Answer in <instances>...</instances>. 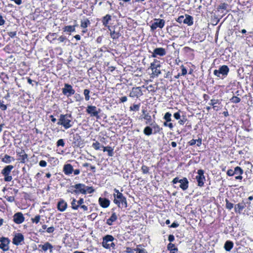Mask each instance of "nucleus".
<instances>
[{
	"label": "nucleus",
	"instance_id": "nucleus-26",
	"mask_svg": "<svg viewBox=\"0 0 253 253\" xmlns=\"http://www.w3.org/2000/svg\"><path fill=\"white\" fill-rule=\"evenodd\" d=\"M102 147L103 148V151L107 152L109 156H113V149L110 146L104 147L103 146Z\"/></svg>",
	"mask_w": 253,
	"mask_h": 253
},
{
	"label": "nucleus",
	"instance_id": "nucleus-48",
	"mask_svg": "<svg viewBox=\"0 0 253 253\" xmlns=\"http://www.w3.org/2000/svg\"><path fill=\"white\" fill-rule=\"evenodd\" d=\"M85 190H87V192L89 194H91L94 191L92 187H88L85 186Z\"/></svg>",
	"mask_w": 253,
	"mask_h": 253
},
{
	"label": "nucleus",
	"instance_id": "nucleus-45",
	"mask_svg": "<svg viewBox=\"0 0 253 253\" xmlns=\"http://www.w3.org/2000/svg\"><path fill=\"white\" fill-rule=\"evenodd\" d=\"M134 250L136 252V253H147L145 250L144 249H141L139 248L134 249Z\"/></svg>",
	"mask_w": 253,
	"mask_h": 253
},
{
	"label": "nucleus",
	"instance_id": "nucleus-24",
	"mask_svg": "<svg viewBox=\"0 0 253 253\" xmlns=\"http://www.w3.org/2000/svg\"><path fill=\"white\" fill-rule=\"evenodd\" d=\"M81 141V137L80 135L78 133H76L73 135V143L76 145H79Z\"/></svg>",
	"mask_w": 253,
	"mask_h": 253
},
{
	"label": "nucleus",
	"instance_id": "nucleus-42",
	"mask_svg": "<svg viewBox=\"0 0 253 253\" xmlns=\"http://www.w3.org/2000/svg\"><path fill=\"white\" fill-rule=\"evenodd\" d=\"M41 219V216L40 215H37L34 218H32L31 220L33 223L37 224L40 221Z\"/></svg>",
	"mask_w": 253,
	"mask_h": 253
},
{
	"label": "nucleus",
	"instance_id": "nucleus-23",
	"mask_svg": "<svg viewBox=\"0 0 253 253\" xmlns=\"http://www.w3.org/2000/svg\"><path fill=\"white\" fill-rule=\"evenodd\" d=\"M233 247V243L232 242L227 241L224 244V248L226 251H230Z\"/></svg>",
	"mask_w": 253,
	"mask_h": 253
},
{
	"label": "nucleus",
	"instance_id": "nucleus-61",
	"mask_svg": "<svg viewBox=\"0 0 253 253\" xmlns=\"http://www.w3.org/2000/svg\"><path fill=\"white\" fill-rule=\"evenodd\" d=\"M7 200L10 202H13L15 200V198L13 196H9L6 198Z\"/></svg>",
	"mask_w": 253,
	"mask_h": 253
},
{
	"label": "nucleus",
	"instance_id": "nucleus-29",
	"mask_svg": "<svg viewBox=\"0 0 253 253\" xmlns=\"http://www.w3.org/2000/svg\"><path fill=\"white\" fill-rule=\"evenodd\" d=\"M111 16L109 14H107L106 16H105L103 18L102 20V23L103 25H104L105 26H107L108 24V22L111 20Z\"/></svg>",
	"mask_w": 253,
	"mask_h": 253
},
{
	"label": "nucleus",
	"instance_id": "nucleus-63",
	"mask_svg": "<svg viewBox=\"0 0 253 253\" xmlns=\"http://www.w3.org/2000/svg\"><path fill=\"white\" fill-rule=\"evenodd\" d=\"M168 240L170 242H173L174 240V237L173 235H169L168 237Z\"/></svg>",
	"mask_w": 253,
	"mask_h": 253
},
{
	"label": "nucleus",
	"instance_id": "nucleus-1",
	"mask_svg": "<svg viewBox=\"0 0 253 253\" xmlns=\"http://www.w3.org/2000/svg\"><path fill=\"white\" fill-rule=\"evenodd\" d=\"M72 120V117L71 114H61L57 125L63 126L65 129L69 128L74 124Z\"/></svg>",
	"mask_w": 253,
	"mask_h": 253
},
{
	"label": "nucleus",
	"instance_id": "nucleus-22",
	"mask_svg": "<svg viewBox=\"0 0 253 253\" xmlns=\"http://www.w3.org/2000/svg\"><path fill=\"white\" fill-rule=\"evenodd\" d=\"M184 23L191 26L193 24V18L190 15H185Z\"/></svg>",
	"mask_w": 253,
	"mask_h": 253
},
{
	"label": "nucleus",
	"instance_id": "nucleus-34",
	"mask_svg": "<svg viewBox=\"0 0 253 253\" xmlns=\"http://www.w3.org/2000/svg\"><path fill=\"white\" fill-rule=\"evenodd\" d=\"M89 24H90L89 21L87 19H86L85 20H82L81 21V26L83 28H85L87 27L88 25Z\"/></svg>",
	"mask_w": 253,
	"mask_h": 253
},
{
	"label": "nucleus",
	"instance_id": "nucleus-10",
	"mask_svg": "<svg viewBox=\"0 0 253 253\" xmlns=\"http://www.w3.org/2000/svg\"><path fill=\"white\" fill-rule=\"evenodd\" d=\"M165 24V21L162 19H155L154 22L151 26V29L152 31L156 30L158 27L163 28Z\"/></svg>",
	"mask_w": 253,
	"mask_h": 253
},
{
	"label": "nucleus",
	"instance_id": "nucleus-19",
	"mask_svg": "<svg viewBox=\"0 0 253 253\" xmlns=\"http://www.w3.org/2000/svg\"><path fill=\"white\" fill-rule=\"evenodd\" d=\"M100 205L104 208H106L109 206L110 201L106 198H99L98 200Z\"/></svg>",
	"mask_w": 253,
	"mask_h": 253
},
{
	"label": "nucleus",
	"instance_id": "nucleus-17",
	"mask_svg": "<svg viewBox=\"0 0 253 253\" xmlns=\"http://www.w3.org/2000/svg\"><path fill=\"white\" fill-rule=\"evenodd\" d=\"M246 207V204L244 202H242L236 205L234 207L235 212L241 213L243 210Z\"/></svg>",
	"mask_w": 253,
	"mask_h": 253
},
{
	"label": "nucleus",
	"instance_id": "nucleus-4",
	"mask_svg": "<svg viewBox=\"0 0 253 253\" xmlns=\"http://www.w3.org/2000/svg\"><path fill=\"white\" fill-rule=\"evenodd\" d=\"M114 203L119 208H121V204L122 208L127 207L126 199L124 196L123 194H119L117 196H116L114 199Z\"/></svg>",
	"mask_w": 253,
	"mask_h": 253
},
{
	"label": "nucleus",
	"instance_id": "nucleus-27",
	"mask_svg": "<svg viewBox=\"0 0 253 253\" xmlns=\"http://www.w3.org/2000/svg\"><path fill=\"white\" fill-rule=\"evenodd\" d=\"M168 249L170 251V253H175L177 251V249L175 247V245L171 243L168 244Z\"/></svg>",
	"mask_w": 253,
	"mask_h": 253
},
{
	"label": "nucleus",
	"instance_id": "nucleus-11",
	"mask_svg": "<svg viewBox=\"0 0 253 253\" xmlns=\"http://www.w3.org/2000/svg\"><path fill=\"white\" fill-rule=\"evenodd\" d=\"M114 239V237L111 235H107L105 236L103 238V242L102 243V246L106 249H110V244L111 242H113Z\"/></svg>",
	"mask_w": 253,
	"mask_h": 253
},
{
	"label": "nucleus",
	"instance_id": "nucleus-52",
	"mask_svg": "<svg viewBox=\"0 0 253 253\" xmlns=\"http://www.w3.org/2000/svg\"><path fill=\"white\" fill-rule=\"evenodd\" d=\"M168 122H165L164 123V125L165 126H168L170 129H172L173 127V126L172 123H168Z\"/></svg>",
	"mask_w": 253,
	"mask_h": 253
},
{
	"label": "nucleus",
	"instance_id": "nucleus-59",
	"mask_svg": "<svg viewBox=\"0 0 253 253\" xmlns=\"http://www.w3.org/2000/svg\"><path fill=\"white\" fill-rule=\"evenodd\" d=\"M173 117L176 120H178L180 118V115L179 112L175 113L173 115Z\"/></svg>",
	"mask_w": 253,
	"mask_h": 253
},
{
	"label": "nucleus",
	"instance_id": "nucleus-49",
	"mask_svg": "<svg viewBox=\"0 0 253 253\" xmlns=\"http://www.w3.org/2000/svg\"><path fill=\"white\" fill-rule=\"evenodd\" d=\"M176 21L178 22L179 23H182L184 22V16L183 15H181L177 18L176 19Z\"/></svg>",
	"mask_w": 253,
	"mask_h": 253
},
{
	"label": "nucleus",
	"instance_id": "nucleus-31",
	"mask_svg": "<svg viewBox=\"0 0 253 253\" xmlns=\"http://www.w3.org/2000/svg\"><path fill=\"white\" fill-rule=\"evenodd\" d=\"M143 119L146 120V124L152 125L151 116L149 115V114H145Z\"/></svg>",
	"mask_w": 253,
	"mask_h": 253
},
{
	"label": "nucleus",
	"instance_id": "nucleus-53",
	"mask_svg": "<svg viewBox=\"0 0 253 253\" xmlns=\"http://www.w3.org/2000/svg\"><path fill=\"white\" fill-rule=\"evenodd\" d=\"M182 68V73L181 74V76H185L187 74V70L184 67V66H181Z\"/></svg>",
	"mask_w": 253,
	"mask_h": 253
},
{
	"label": "nucleus",
	"instance_id": "nucleus-35",
	"mask_svg": "<svg viewBox=\"0 0 253 253\" xmlns=\"http://www.w3.org/2000/svg\"><path fill=\"white\" fill-rule=\"evenodd\" d=\"M230 101L234 103H238L241 101V99L237 97L234 96L230 99Z\"/></svg>",
	"mask_w": 253,
	"mask_h": 253
},
{
	"label": "nucleus",
	"instance_id": "nucleus-2",
	"mask_svg": "<svg viewBox=\"0 0 253 253\" xmlns=\"http://www.w3.org/2000/svg\"><path fill=\"white\" fill-rule=\"evenodd\" d=\"M229 72V68L226 65H222L219 68L218 70H215L213 71V74L215 76L218 78L223 79L228 74Z\"/></svg>",
	"mask_w": 253,
	"mask_h": 253
},
{
	"label": "nucleus",
	"instance_id": "nucleus-13",
	"mask_svg": "<svg viewBox=\"0 0 253 253\" xmlns=\"http://www.w3.org/2000/svg\"><path fill=\"white\" fill-rule=\"evenodd\" d=\"M166 54V51L165 48L162 47H158L154 49L152 57H156L157 55L160 56H164Z\"/></svg>",
	"mask_w": 253,
	"mask_h": 253
},
{
	"label": "nucleus",
	"instance_id": "nucleus-8",
	"mask_svg": "<svg viewBox=\"0 0 253 253\" xmlns=\"http://www.w3.org/2000/svg\"><path fill=\"white\" fill-rule=\"evenodd\" d=\"M62 93L64 95L69 97L75 93V90L73 88L71 85L68 84H64V87L62 88Z\"/></svg>",
	"mask_w": 253,
	"mask_h": 253
},
{
	"label": "nucleus",
	"instance_id": "nucleus-41",
	"mask_svg": "<svg viewBox=\"0 0 253 253\" xmlns=\"http://www.w3.org/2000/svg\"><path fill=\"white\" fill-rule=\"evenodd\" d=\"M234 207L233 204L230 203L228 200H226V208L228 210H231Z\"/></svg>",
	"mask_w": 253,
	"mask_h": 253
},
{
	"label": "nucleus",
	"instance_id": "nucleus-16",
	"mask_svg": "<svg viewBox=\"0 0 253 253\" xmlns=\"http://www.w3.org/2000/svg\"><path fill=\"white\" fill-rule=\"evenodd\" d=\"M72 187L78 189L81 194H86L87 193V190H85V185L84 184L78 183L72 186Z\"/></svg>",
	"mask_w": 253,
	"mask_h": 253
},
{
	"label": "nucleus",
	"instance_id": "nucleus-7",
	"mask_svg": "<svg viewBox=\"0 0 253 253\" xmlns=\"http://www.w3.org/2000/svg\"><path fill=\"white\" fill-rule=\"evenodd\" d=\"M197 173L198 175L196 176V179L198 182V185L202 187L206 180L205 177L204 175V171L203 169H199L197 171Z\"/></svg>",
	"mask_w": 253,
	"mask_h": 253
},
{
	"label": "nucleus",
	"instance_id": "nucleus-46",
	"mask_svg": "<svg viewBox=\"0 0 253 253\" xmlns=\"http://www.w3.org/2000/svg\"><path fill=\"white\" fill-rule=\"evenodd\" d=\"M64 145H65V143L64 142V140L63 139H59L57 142V146H64Z\"/></svg>",
	"mask_w": 253,
	"mask_h": 253
},
{
	"label": "nucleus",
	"instance_id": "nucleus-3",
	"mask_svg": "<svg viewBox=\"0 0 253 253\" xmlns=\"http://www.w3.org/2000/svg\"><path fill=\"white\" fill-rule=\"evenodd\" d=\"M173 184L179 183V187L183 191L187 190L188 188L189 181L187 178L184 177L182 179H179L178 177H175L172 181Z\"/></svg>",
	"mask_w": 253,
	"mask_h": 253
},
{
	"label": "nucleus",
	"instance_id": "nucleus-30",
	"mask_svg": "<svg viewBox=\"0 0 253 253\" xmlns=\"http://www.w3.org/2000/svg\"><path fill=\"white\" fill-rule=\"evenodd\" d=\"M64 32H73L75 31V26H66L64 28Z\"/></svg>",
	"mask_w": 253,
	"mask_h": 253
},
{
	"label": "nucleus",
	"instance_id": "nucleus-62",
	"mask_svg": "<svg viewBox=\"0 0 253 253\" xmlns=\"http://www.w3.org/2000/svg\"><path fill=\"white\" fill-rule=\"evenodd\" d=\"M5 23V20L1 15H0V26L4 25Z\"/></svg>",
	"mask_w": 253,
	"mask_h": 253
},
{
	"label": "nucleus",
	"instance_id": "nucleus-60",
	"mask_svg": "<svg viewBox=\"0 0 253 253\" xmlns=\"http://www.w3.org/2000/svg\"><path fill=\"white\" fill-rule=\"evenodd\" d=\"M227 174L228 176H233V175H234V170H233L232 169H229V170H228V171L227 172Z\"/></svg>",
	"mask_w": 253,
	"mask_h": 253
},
{
	"label": "nucleus",
	"instance_id": "nucleus-64",
	"mask_svg": "<svg viewBox=\"0 0 253 253\" xmlns=\"http://www.w3.org/2000/svg\"><path fill=\"white\" fill-rule=\"evenodd\" d=\"M197 140L196 139H192L189 142V144L191 146H193L196 143Z\"/></svg>",
	"mask_w": 253,
	"mask_h": 253
},
{
	"label": "nucleus",
	"instance_id": "nucleus-9",
	"mask_svg": "<svg viewBox=\"0 0 253 253\" xmlns=\"http://www.w3.org/2000/svg\"><path fill=\"white\" fill-rule=\"evenodd\" d=\"M10 240L8 238L1 237L0 238V248L3 251L5 252L9 250V244Z\"/></svg>",
	"mask_w": 253,
	"mask_h": 253
},
{
	"label": "nucleus",
	"instance_id": "nucleus-40",
	"mask_svg": "<svg viewBox=\"0 0 253 253\" xmlns=\"http://www.w3.org/2000/svg\"><path fill=\"white\" fill-rule=\"evenodd\" d=\"M139 104H133L132 106L130 107V110L131 111H137L139 110Z\"/></svg>",
	"mask_w": 253,
	"mask_h": 253
},
{
	"label": "nucleus",
	"instance_id": "nucleus-50",
	"mask_svg": "<svg viewBox=\"0 0 253 253\" xmlns=\"http://www.w3.org/2000/svg\"><path fill=\"white\" fill-rule=\"evenodd\" d=\"M113 221H115L117 219V216L115 212H114L112 214L111 217L109 218Z\"/></svg>",
	"mask_w": 253,
	"mask_h": 253
},
{
	"label": "nucleus",
	"instance_id": "nucleus-38",
	"mask_svg": "<svg viewBox=\"0 0 253 253\" xmlns=\"http://www.w3.org/2000/svg\"><path fill=\"white\" fill-rule=\"evenodd\" d=\"M110 34L111 37L113 39H118L120 36L119 33L116 32L115 31H111Z\"/></svg>",
	"mask_w": 253,
	"mask_h": 253
},
{
	"label": "nucleus",
	"instance_id": "nucleus-32",
	"mask_svg": "<svg viewBox=\"0 0 253 253\" xmlns=\"http://www.w3.org/2000/svg\"><path fill=\"white\" fill-rule=\"evenodd\" d=\"M158 61L157 60H154V62L153 63H151L150 68L152 69V70H154L155 69L158 68V67H160V65L158 63Z\"/></svg>",
	"mask_w": 253,
	"mask_h": 253
},
{
	"label": "nucleus",
	"instance_id": "nucleus-12",
	"mask_svg": "<svg viewBox=\"0 0 253 253\" xmlns=\"http://www.w3.org/2000/svg\"><path fill=\"white\" fill-rule=\"evenodd\" d=\"M142 95V92L140 87H133L129 93V96L131 97H138Z\"/></svg>",
	"mask_w": 253,
	"mask_h": 253
},
{
	"label": "nucleus",
	"instance_id": "nucleus-44",
	"mask_svg": "<svg viewBox=\"0 0 253 253\" xmlns=\"http://www.w3.org/2000/svg\"><path fill=\"white\" fill-rule=\"evenodd\" d=\"M92 147L95 150H99L100 147V144L99 142L96 141L95 143L92 144Z\"/></svg>",
	"mask_w": 253,
	"mask_h": 253
},
{
	"label": "nucleus",
	"instance_id": "nucleus-56",
	"mask_svg": "<svg viewBox=\"0 0 253 253\" xmlns=\"http://www.w3.org/2000/svg\"><path fill=\"white\" fill-rule=\"evenodd\" d=\"M54 231V227L51 226L47 228L46 232L48 233H51Z\"/></svg>",
	"mask_w": 253,
	"mask_h": 253
},
{
	"label": "nucleus",
	"instance_id": "nucleus-37",
	"mask_svg": "<svg viewBox=\"0 0 253 253\" xmlns=\"http://www.w3.org/2000/svg\"><path fill=\"white\" fill-rule=\"evenodd\" d=\"M89 92H90V91L87 89H85L84 90V94L85 96V99L86 101L89 100V99L90 98V96L89 95Z\"/></svg>",
	"mask_w": 253,
	"mask_h": 253
},
{
	"label": "nucleus",
	"instance_id": "nucleus-25",
	"mask_svg": "<svg viewBox=\"0 0 253 253\" xmlns=\"http://www.w3.org/2000/svg\"><path fill=\"white\" fill-rule=\"evenodd\" d=\"M14 159L13 157L7 155H5L4 157L2 159V162L6 164H9L12 161H14Z\"/></svg>",
	"mask_w": 253,
	"mask_h": 253
},
{
	"label": "nucleus",
	"instance_id": "nucleus-51",
	"mask_svg": "<svg viewBox=\"0 0 253 253\" xmlns=\"http://www.w3.org/2000/svg\"><path fill=\"white\" fill-rule=\"evenodd\" d=\"M21 162L24 163L25 162V160H27L28 158V155L26 154H24L21 156Z\"/></svg>",
	"mask_w": 253,
	"mask_h": 253
},
{
	"label": "nucleus",
	"instance_id": "nucleus-5",
	"mask_svg": "<svg viewBox=\"0 0 253 253\" xmlns=\"http://www.w3.org/2000/svg\"><path fill=\"white\" fill-rule=\"evenodd\" d=\"M13 168V166L8 165L2 170L1 174L4 176V180L5 181L9 182L12 180V177L9 174Z\"/></svg>",
	"mask_w": 253,
	"mask_h": 253
},
{
	"label": "nucleus",
	"instance_id": "nucleus-43",
	"mask_svg": "<svg viewBox=\"0 0 253 253\" xmlns=\"http://www.w3.org/2000/svg\"><path fill=\"white\" fill-rule=\"evenodd\" d=\"M141 170L143 173L146 174L149 172V168L145 165H143L141 167Z\"/></svg>",
	"mask_w": 253,
	"mask_h": 253
},
{
	"label": "nucleus",
	"instance_id": "nucleus-55",
	"mask_svg": "<svg viewBox=\"0 0 253 253\" xmlns=\"http://www.w3.org/2000/svg\"><path fill=\"white\" fill-rule=\"evenodd\" d=\"M16 31L8 32V35L11 38H14L16 35Z\"/></svg>",
	"mask_w": 253,
	"mask_h": 253
},
{
	"label": "nucleus",
	"instance_id": "nucleus-21",
	"mask_svg": "<svg viewBox=\"0 0 253 253\" xmlns=\"http://www.w3.org/2000/svg\"><path fill=\"white\" fill-rule=\"evenodd\" d=\"M39 247L41 248L44 252H46L47 250L49 249L50 252H52V249L53 248V246L49 242H46L44 245H39Z\"/></svg>",
	"mask_w": 253,
	"mask_h": 253
},
{
	"label": "nucleus",
	"instance_id": "nucleus-39",
	"mask_svg": "<svg viewBox=\"0 0 253 253\" xmlns=\"http://www.w3.org/2000/svg\"><path fill=\"white\" fill-rule=\"evenodd\" d=\"M77 201L74 199L71 202L72 208L74 210H77L79 208V205L76 204Z\"/></svg>",
	"mask_w": 253,
	"mask_h": 253
},
{
	"label": "nucleus",
	"instance_id": "nucleus-15",
	"mask_svg": "<svg viewBox=\"0 0 253 253\" xmlns=\"http://www.w3.org/2000/svg\"><path fill=\"white\" fill-rule=\"evenodd\" d=\"M24 240V236L21 233H17L15 235L12 243L15 245H19Z\"/></svg>",
	"mask_w": 253,
	"mask_h": 253
},
{
	"label": "nucleus",
	"instance_id": "nucleus-28",
	"mask_svg": "<svg viewBox=\"0 0 253 253\" xmlns=\"http://www.w3.org/2000/svg\"><path fill=\"white\" fill-rule=\"evenodd\" d=\"M143 133L146 135L149 136L153 133L152 128L149 126H146L143 130Z\"/></svg>",
	"mask_w": 253,
	"mask_h": 253
},
{
	"label": "nucleus",
	"instance_id": "nucleus-33",
	"mask_svg": "<svg viewBox=\"0 0 253 253\" xmlns=\"http://www.w3.org/2000/svg\"><path fill=\"white\" fill-rule=\"evenodd\" d=\"M234 174L242 175L243 173V170L239 167H236L234 170Z\"/></svg>",
	"mask_w": 253,
	"mask_h": 253
},
{
	"label": "nucleus",
	"instance_id": "nucleus-6",
	"mask_svg": "<svg viewBox=\"0 0 253 253\" xmlns=\"http://www.w3.org/2000/svg\"><path fill=\"white\" fill-rule=\"evenodd\" d=\"M86 112L89 114L91 117H95L97 119L99 118V114L100 112V109H97L95 106L88 105L87 107Z\"/></svg>",
	"mask_w": 253,
	"mask_h": 253
},
{
	"label": "nucleus",
	"instance_id": "nucleus-36",
	"mask_svg": "<svg viewBox=\"0 0 253 253\" xmlns=\"http://www.w3.org/2000/svg\"><path fill=\"white\" fill-rule=\"evenodd\" d=\"M171 114L169 112H167L164 117V119L166 121V122H170L171 121Z\"/></svg>",
	"mask_w": 253,
	"mask_h": 253
},
{
	"label": "nucleus",
	"instance_id": "nucleus-54",
	"mask_svg": "<svg viewBox=\"0 0 253 253\" xmlns=\"http://www.w3.org/2000/svg\"><path fill=\"white\" fill-rule=\"evenodd\" d=\"M39 165L42 167H45L47 163L45 161L42 160L39 162Z\"/></svg>",
	"mask_w": 253,
	"mask_h": 253
},
{
	"label": "nucleus",
	"instance_id": "nucleus-14",
	"mask_svg": "<svg viewBox=\"0 0 253 253\" xmlns=\"http://www.w3.org/2000/svg\"><path fill=\"white\" fill-rule=\"evenodd\" d=\"M24 217L21 212H17L13 215V221L16 224L22 223L24 221Z\"/></svg>",
	"mask_w": 253,
	"mask_h": 253
},
{
	"label": "nucleus",
	"instance_id": "nucleus-20",
	"mask_svg": "<svg viewBox=\"0 0 253 253\" xmlns=\"http://www.w3.org/2000/svg\"><path fill=\"white\" fill-rule=\"evenodd\" d=\"M63 172L66 175H69L73 172V166L69 164H66L63 167Z\"/></svg>",
	"mask_w": 253,
	"mask_h": 253
},
{
	"label": "nucleus",
	"instance_id": "nucleus-47",
	"mask_svg": "<svg viewBox=\"0 0 253 253\" xmlns=\"http://www.w3.org/2000/svg\"><path fill=\"white\" fill-rule=\"evenodd\" d=\"M161 71L158 68L155 69L153 70V74L156 76H158L160 74H161Z\"/></svg>",
	"mask_w": 253,
	"mask_h": 253
},
{
	"label": "nucleus",
	"instance_id": "nucleus-58",
	"mask_svg": "<svg viewBox=\"0 0 253 253\" xmlns=\"http://www.w3.org/2000/svg\"><path fill=\"white\" fill-rule=\"evenodd\" d=\"M0 108L2 110H6L7 109V107L5 105H4V104H3V103L2 102H0Z\"/></svg>",
	"mask_w": 253,
	"mask_h": 253
},
{
	"label": "nucleus",
	"instance_id": "nucleus-18",
	"mask_svg": "<svg viewBox=\"0 0 253 253\" xmlns=\"http://www.w3.org/2000/svg\"><path fill=\"white\" fill-rule=\"evenodd\" d=\"M67 207V203L63 200H60L57 204V209L60 211H64Z\"/></svg>",
	"mask_w": 253,
	"mask_h": 253
},
{
	"label": "nucleus",
	"instance_id": "nucleus-57",
	"mask_svg": "<svg viewBox=\"0 0 253 253\" xmlns=\"http://www.w3.org/2000/svg\"><path fill=\"white\" fill-rule=\"evenodd\" d=\"M217 103V100L211 99V100L210 104L213 106V108L215 109V105Z\"/></svg>",
	"mask_w": 253,
	"mask_h": 253
}]
</instances>
